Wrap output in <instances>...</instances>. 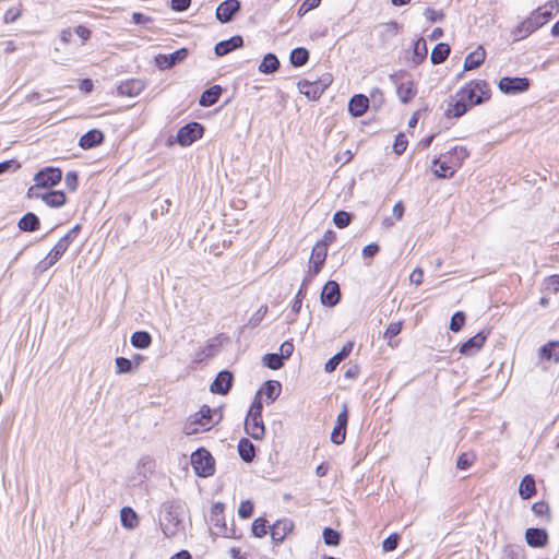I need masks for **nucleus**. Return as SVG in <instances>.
I'll return each mask as SVG.
<instances>
[{
    "label": "nucleus",
    "instance_id": "nucleus-56",
    "mask_svg": "<svg viewBox=\"0 0 559 559\" xmlns=\"http://www.w3.org/2000/svg\"><path fill=\"white\" fill-rule=\"evenodd\" d=\"M400 540H401V536L397 533L390 534L382 542V550L384 552H390V551L395 550L399 546Z\"/></svg>",
    "mask_w": 559,
    "mask_h": 559
},
{
    "label": "nucleus",
    "instance_id": "nucleus-16",
    "mask_svg": "<svg viewBox=\"0 0 559 559\" xmlns=\"http://www.w3.org/2000/svg\"><path fill=\"white\" fill-rule=\"evenodd\" d=\"M525 542L532 548H543L549 543V534L543 527H528L525 531Z\"/></svg>",
    "mask_w": 559,
    "mask_h": 559
},
{
    "label": "nucleus",
    "instance_id": "nucleus-43",
    "mask_svg": "<svg viewBox=\"0 0 559 559\" xmlns=\"http://www.w3.org/2000/svg\"><path fill=\"white\" fill-rule=\"evenodd\" d=\"M120 522L124 528L132 530L139 525V516L131 507H123L120 510Z\"/></svg>",
    "mask_w": 559,
    "mask_h": 559
},
{
    "label": "nucleus",
    "instance_id": "nucleus-50",
    "mask_svg": "<svg viewBox=\"0 0 559 559\" xmlns=\"http://www.w3.org/2000/svg\"><path fill=\"white\" fill-rule=\"evenodd\" d=\"M532 512L539 518H545L547 522L551 521L550 508L546 501H537L532 506Z\"/></svg>",
    "mask_w": 559,
    "mask_h": 559
},
{
    "label": "nucleus",
    "instance_id": "nucleus-63",
    "mask_svg": "<svg viewBox=\"0 0 559 559\" xmlns=\"http://www.w3.org/2000/svg\"><path fill=\"white\" fill-rule=\"evenodd\" d=\"M424 16L431 23H437L443 21L445 14L442 10L436 11L432 8L428 7L424 11Z\"/></svg>",
    "mask_w": 559,
    "mask_h": 559
},
{
    "label": "nucleus",
    "instance_id": "nucleus-62",
    "mask_svg": "<svg viewBox=\"0 0 559 559\" xmlns=\"http://www.w3.org/2000/svg\"><path fill=\"white\" fill-rule=\"evenodd\" d=\"M474 459H475L474 455L468 454V453L460 454L456 460V468H459L461 471L468 469L472 466Z\"/></svg>",
    "mask_w": 559,
    "mask_h": 559
},
{
    "label": "nucleus",
    "instance_id": "nucleus-18",
    "mask_svg": "<svg viewBox=\"0 0 559 559\" xmlns=\"http://www.w3.org/2000/svg\"><path fill=\"white\" fill-rule=\"evenodd\" d=\"M105 142V134L99 129H91L81 135L79 146L82 150H92Z\"/></svg>",
    "mask_w": 559,
    "mask_h": 559
},
{
    "label": "nucleus",
    "instance_id": "nucleus-47",
    "mask_svg": "<svg viewBox=\"0 0 559 559\" xmlns=\"http://www.w3.org/2000/svg\"><path fill=\"white\" fill-rule=\"evenodd\" d=\"M322 537L325 545L333 547L338 546L342 539L341 533L332 527H325Z\"/></svg>",
    "mask_w": 559,
    "mask_h": 559
},
{
    "label": "nucleus",
    "instance_id": "nucleus-13",
    "mask_svg": "<svg viewBox=\"0 0 559 559\" xmlns=\"http://www.w3.org/2000/svg\"><path fill=\"white\" fill-rule=\"evenodd\" d=\"M342 298L340 285L337 282L330 280L328 281L321 290L320 301L324 307L333 308L340 304Z\"/></svg>",
    "mask_w": 559,
    "mask_h": 559
},
{
    "label": "nucleus",
    "instance_id": "nucleus-58",
    "mask_svg": "<svg viewBox=\"0 0 559 559\" xmlns=\"http://www.w3.org/2000/svg\"><path fill=\"white\" fill-rule=\"evenodd\" d=\"M20 168H21V163L15 158L0 162V175L12 174V173H15Z\"/></svg>",
    "mask_w": 559,
    "mask_h": 559
},
{
    "label": "nucleus",
    "instance_id": "nucleus-14",
    "mask_svg": "<svg viewBox=\"0 0 559 559\" xmlns=\"http://www.w3.org/2000/svg\"><path fill=\"white\" fill-rule=\"evenodd\" d=\"M234 373L230 370H221L210 385V391L214 394L226 395L234 385Z\"/></svg>",
    "mask_w": 559,
    "mask_h": 559
},
{
    "label": "nucleus",
    "instance_id": "nucleus-21",
    "mask_svg": "<svg viewBox=\"0 0 559 559\" xmlns=\"http://www.w3.org/2000/svg\"><path fill=\"white\" fill-rule=\"evenodd\" d=\"M243 46V38L241 35H234L228 39H224L218 41L214 46V52L217 57H223L228 55L229 52L241 48Z\"/></svg>",
    "mask_w": 559,
    "mask_h": 559
},
{
    "label": "nucleus",
    "instance_id": "nucleus-52",
    "mask_svg": "<svg viewBox=\"0 0 559 559\" xmlns=\"http://www.w3.org/2000/svg\"><path fill=\"white\" fill-rule=\"evenodd\" d=\"M402 328H403V321H395V322H391L384 333H383V338L385 341H388V344L391 345V340L395 336H397L401 331H402Z\"/></svg>",
    "mask_w": 559,
    "mask_h": 559
},
{
    "label": "nucleus",
    "instance_id": "nucleus-3",
    "mask_svg": "<svg viewBox=\"0 0 559 559\" xmlns=\"http://www.w3.org/2000/svg\"><path fill=\"white\" fill-rule=\"evenodd\" d=\"M205 132V127L198 122L191 121L179 128L177 131L176 138H169L167 140L168 145H173L174 143L179 144L181 147H187L192 145L195 141L200 140Z\"/></svg>",
    "mask_w": 559,
    "mask_h": 559
},
{
    "label": "nucleus",
    "instance_id": "nucleus-10",
    "mask_svg": "<svg viewBox=\"0 0 559 559\" xmlns=\"http://www.w3.org/2000/svg\"><path fill=\"white\" fill-rule=\"evenodd\" d=\"M545 24V20L540 15V9H535L531 12L530 16L516 26L514 34L520 38H525Z\"/></svg>",
    "mask_w": 559,
    "mask_h": 559
},
{
    "label": "nucleus",
    "instance_id": "nucleus-19",
    "mask_svg": "<svg viewBox=\"0 0 559 559\" xmlns=\"http://www.w3.org/2000/svg\"><path fill=\"white\" fill-rule=\"evenodd\" d=\"M294 528V523L288 519L277 520L272 526L271 538L275 544H281L286 538L287 534Z\"/></svg>",
    "mask_w": 559,
    "mask_h": 559
},
{
    "label": "nucleus",
    "instance_id": "nucleus-7",
    "mask_svg": "<svg viewBox=\"0 0 559 559\" xmlns=\"http://www.w3.org/2000/svg\"><path fill=\"white\" fill-rule=\"evenodd\" d=\"M224 511L225 504L221 501L215 502L211 508L210 521L217 530V535L226 538H236L234 530L227 527Z\"/></svg>",
    "mask_w": 559,
    "mask_h": 559
},
{
    "label": "nucleus",
    "instance_id": "nucleus-11",
    "mask_svg": "<svg viewBox=\"0 0 559 559\" xmlns=\"http://www.w3.org/2000/svg\"><path fill=\"white\" fill-rule=\"evenodd\" d=\"M489 334H490V330L479 331L474 336L469 337L468 340H466L465 342H463L460 345V347H459L460 354L463 356H466V357L474 356L476 353H478L484 347Z\"/></svg>",
    "mask_w": 559,
    "mask_h": 559
},
{
    "label": "nucleus",
    "instance_id": "nucleus-45",
    "mask_svg": "<svg viewBox=\"0 0 559 559\" xmlns=\"http://www.w3.org/2000/svg\"><path fill=\"white\" fill-rule=\"evenodd\" d=\"M262 362L271 370H278L284 366L283 355L277 353H267L262 357Z\"/></svg>",
    "mask_w": 559,
    "mask_h": 559
},
{
    "label": "nucleus",
    "instance_id": "nucleus-38",
    "mask_svg": "<svg viewBox=\"0 0 559 559\" xmlns=\"http://www.w3.org/2000/svg\"><path fill=\"white\" fill-rule=\"evenodd\" d=\"M281 67L277 56L273 52H267L259 64V72L263 74H273Z\"/></svg>",
    "mask_w": 559,
    "mask_h": 559
},
{
    "label": "nucleus",
    "instance_id": "nucleus-55",
    "mask_svg": "<svg viewBox=\"0 0 559 559\" xmlns=\"http://www.w3.org/2000/svg\"><path fill=\"white\" fill-rule=\"evenodd\" d=\"M69 246L61 238L58 242L52 247V249L48 252V255L56 262H58L64 252L68 250Z\"/></svg>",
    "mask_w": 559,
    "mask_h": 559
},
{
    "label": "nucleus",
    "instance_id": "nucleus-42",
    "mask_svg": "<svg viewBox=\"0 0 559 559\" xmlns=\"http://www.w3.org/2000/svg\"><path fill=\"white\" fill-rule=\"evenodd\" d=\"M310 52L305 47H296L289 53V62L294 68H300L308 63Z\"/></svg>",
    "mask_w": 559,
    "mask_h": 559
},
{
    "label": "nucleus",
    "instance_id": "nucleus-35",
    "mask_svg": "<svg viewBox=\"0 0 559 559\" xmlns=\"http://www.w3.org/2000/svg\"><path fill=\"white\" fill-rule=\"evenodd\" d=\"M237 448L239 456L245 463H251L254 461L257 456V449L248 438H241Z\"/></svg>",
    "mask_w": 559,
    "mask_h": 559
},
{
    "label": "nucleus",
    "instance_id": "nucleus-32",
    "mask_svg": "<svg viewBox=\"0 0 559 559\" xmlns=\"http://www.w3.org/2000/svg\"><path fill=\"white\" fill-rule=\"evenodd\" d=\"M538 357L547 361L559 362V341H548L539 347Z\"/></svg>",
    "mask_w": 559,
    "mask_h": 559
},
{
    "label": "nucleus",
    "instance_id": "nucleus-27",
    "mask_svg": "<svg viewBox=\"0 0 559 559\" xmlns=\"http://www.w3.org/2000/svg\"><path fill=\"white\" fill-rule=\"evenodd\" d=\"M282 392V384L277 380H266L263 385L258 390L257 394L261 396L265 395L266 404L274 403Z\"/></svg>",
    "mask_w": 559,
    "mask_h": 559
},
{
    "label": "nucleus",
    "instance_id": "nucleus-5",
    "mask_svg": "<svg viewBox=\"0 0 559 559\" xmlns=\"http://www.w3.org/2000/svg\"><path fill=\"white\" fill-rule=\"evenodd\" d=\"M411 76L406 70L390 74V80L396 85V94L401 103L408 104L417 94V86L413 80L399 83L400 80Z\"/></svg>",
    "mask_w": 559,
    "mask_h": 559
},
{
    "label": "nucleus",
    "instance_id": "nucleus-59",
    "mask_svg": "<svg viewBox=\"0 0 559 559\" xmlns=\"http://www.w3.org/2000/svg\"><path fill=\"white\" fill-rule=\"evenodd\" d=\"M408 145V141L404 133L400 132L395 135V140L393 143V152L397 155H402Z\"/></svg>",
    "mask_w": 559,
    "mask_h": 559
},
{
    "label": "nucleus",
    "instance_id": "nucleus-17",
    "mask_svg": "<svg viewBox=\"0 0 559 559\" xmlns=\"http://www.w3.org/2000/svg\"><path fill=\"white\" fill-rule=\"evenodd\" d=\"M245 431L254 440H262L265 436V425L262 416H246Z\"/></svg>",
    "mask_w": 559,
    "mask_h": 559
},
{
    "label": "nucleus",
    "instance_id": "nucleus-64",
    "mask_svg": "<svg viewBox=\"0 0 559 559\" xmlns=\"http://www.w3.org/2000/svg\"><path fill=\"white\" fill-rule=\"evenodd\" d=\"M369 100L372 103L373 107L380 108L384 103V94L381 88L374 87L370 92Z\"/></svg>",
    "mask_w": 559,
    "mask_h": 559
},
{
    "label": "nucleus",
    "instance_id": "nucleus-30",
    "mask_svg": "<svg viewBox=\"0 0 559 559\" xmlns=\"http://www.w3.org/2000/svg\"><path fill=\"white\" fill-rule=\"evenodd\" d=\"M298 90L301 94H304L307 98L317 100L324 93V90L317 84V80H301L298 82Z\"/></svg>",
    "mask_w": 559,
    "mask_h": 559
},
{
    "label": "nucleus",
    "instance_id": "nucleus-61",
    "mask_svg": "<svg viewBox=\"0 0 559 559\" xmlns=\"http://www.w3.org/2000/svg\"><path fill=\"white\" fill-rule=\"evenodd\" d=\"M254 512V504L250 500H245L240 503L238 508V515L241 519H249L253 515Z\"/></svg>",
    "mask_w": 559,
    "mask_h": 559
},
{
    "label": "nucleus",
    "instance_id": "nucleus-37",
    "mask_svg": "<svg viewBox=\"0 0 559 559\" xmlns=\"http://www.w3.org/2000/svg\"><path fill=\"white\" fill-rule=\"evenodd\" d=\"M450 53L451 47L449 44L438 43L437 45H435L430 53V62L433 66L442 64L443 62H445Z\"/></svg>",
    "mask_w": 559,
    "mask_h": 559
},
{
    "label": "nucleus",
    "instance_id": "nucleus-2",
    "mask_svg": "<svg viewBox=\"0 0 559 559\" xmlns=\"http://www.w3.org/2000/svg\"><path fill=\"white\" fill-rule=\"evenodd\" d=\"M459 99L454 103H450L444 115L447 118H461L464 116L472 107L476 105H481L486 103L487 97H475L472 99V94L469 90L460 88L456 93Z\"/></svg>",
    "mask_w": 559,
    "mask_h": 559
},
{
    "label": "nucleus",
    "instance_id": "nucleus-9",
    "mask_svg": "<svg viewBox=\"0 0 559 559\" xmlns=\"http://www.w3.org/2000/svg\"><path fill=\"white\" fill-rule=\"evenodd\" d=\"M189 56V49L179 48L170 53H158L154 57V63L159 70H169L181 63Z\"/></svg>",
    "mask_w": 559,
    "mask_h": 559
},
{
    "label": "nucleus",
    "instance_id": "nucleus-28",
    "mask_svg": "<svg viewBox=\"0 0 559 559\" xmlns=\"http://www.w3.org/2000/svg\"><path fill=\"white\" fill-rule=\"evenodd\" d=\"M216 412L215 408H211L209 405H202L199 412L192 414L195 416L198 425L202 429V431H209L215 423L213 421V415ZM218 421H216L217 424Z\"/></svg>",
    "mask_w": 559,
    "mask_h": 559
},
{
    "label": "nucleus",
    "instance_id": "nucleus-39",
    "mask_svg": "<svg viewBox=\"0 0 559 559\" xmlns=\"http://www.w3.org/2000/svg\"><path fill=\"white\" fill-rule=\"evenodd\" d=\"M311 282H312V275H306L304 277L301 285H300V287L293 300V304H292V311L295 314L299 313L301 306H302V300L307 295L308 286L311 284Z\"/></svg>",
    "mask_w": 559,
    "mask_h": 559
},
{
    "label": "nucleus",
    "instance_id": "nucleus-4",
    "mask_svg": "<svg viewBox=\"0 0 559 559\" xmlns=\"http://www.w3.org/2000/svg\"><path fill=\"white\" fill-rule=\"evenodd\" d=\"M190 462L198 477L207 478L215 473V460L211 452L203 447L192 452Z\"/></svg>",
    "mask_w": 559,
    "mask_h": 559
},
{
    "label": "nucleus",
    "instance_id": "nucleus-6",
    "mask_svg": "<svg viewBox=\"0 0 559 559\" xmlns=\"http://www.w3.org/2000/svg\"><path fill=\"white\" fill-rule=\"evenodd\" d=\"M531 84L526 76H503L498 81V88L504 95H518L527 92Z\"/></svg>",
    "mask_w": 559,
    "mask_h": 559
},
{
    "label": "nucleus",
    "instance_id": "nucleus-22",
    "mask_svg": "<svg viewBox=\"0 0 559 559\" xmlns=\"http://www.w3.org/2000/svg\"><path fill=\"white\" fill-rule=\"evenodd\" d=\"M354 348V342L347 341L341 350H338L335 355H333L324 365V371L326 373H331L336 370L337 366L345 360L352 353Z\"/></svg>",
    "mask_w": 559,
    "mask_h": 559
},
{
    "label": "nucleus",
    "instance_id": "nucleus-46",
    "mask_svg": "<svg viewBox=\"0 0 559 559\" xmlns=\"http://www.w3.org/2000/svg\"><path fill=\"white\" fill-rule=\"evenodd\" d=\"M156 467L155 460L151 456H143L140 459L138 464V473L139 475L146 478L148 475L153 474Z\"/></svg>",
    "mask_w": 559,
    "mask_h": 559
},
{
    "label": "nucleus",
    "instance_id": "nucleus-29",
    "mask_svg": "<svg viewBox=\"0 0 559 559\" xmlns=\"http://www.w3.org/2000/svg\"><path fill=\"white\" fill-rule=\"evenodd\" d=\"M67 195L62 190L47 189L43 193V202L52 209H60L67 203Z\"/></svg>",
    "mask_w": 559,
    "mask_h": 559
},
{
    "label": "nucleus",
    "instance_id": "nucleus-23",
    "mask_svg": "<svg viewBox=\"0 0 559 559\" xmlns=\"http://www.w3.org/2000/svg\"><path fill=\"white\" fill-rule=\"evenodd\" d=\"M369 104V97L365 94H355L349 98L348 112L355 118L361 117L367 112Z\"/></svg>",
    "mask_w": 559,
    "mask_h": 559
},
{
    "label": "nucleus",
    "instance_id": "nucleus-12",
    "mask_svg": "<svg viewBox=\"0 0 559 559\" xmlns=\"http://www.w3.org/2000/svg\"><path fill=\"white\" fill-rule=\"evenodd\" d=\"M349 420L348 407L343 404L342 411L338 413L336 424L331 432V442L341 445L346 439L347 425Z\"/></svg>",
    "mask_w": 559,
    "mask_h": 559
},
{
    "label": "nucleus",
    "instance_id": "nucleus-53",
    "mask_svg": "<svg viewBox=\"0 0 559 559\" xmlns=\"http://www.w3.org/2000/svg\"><path fill=\"white\" fill-rule=\"evenodd\" d=\"M267 306L266 305H262L251 317L250 319L248 320L246 326L248 328H251V329H254L257 328L261 322L262 320L264 319L265 314L267 313Z\"/></svg>",
    "mask_w": 559,
    "mask_h": 559
},
{
    "label": "nucleus",
    "instance_id": "nucleus-51",
    "mask_svg": "<svg viewBox=\"0 0 559 559\" xmlns=\"http://www.w3.org/2000/svg\"><path fill=\"white\" fill-rule=\"evenodd\" d=\"M267 521L259 516L254 519L251 525V532L254 537L261 538L266 535Z\"/></svg>",
    "mask_w": 559,
    "mask_h": 559
},
{
    "label": "nucleus",
    "instance_id": "nucleus-57",
    "mask_svg": "<svg viewBox=\"0 0 559 559\" xmlns=\"http://www.w3.org/2000/svg\"><path fill=\"white\" fill-rule=\"evenodd\" d=\"M197 420L198 419H195V416L190 415L188 417L182 429L186 436L197 435L202 431Z\"/></svg>",
    "mask_w": 559,
    "mask_h": 559
},
{
    "label": "nucleus",
    "instance_id": "nucleus-15",
    "mask_svg": "<svg viewBox=\"0 0 559 559\" xmlns=\"http://www.w3.org/2000/svg\"><path fill=\"white\" fill-rule=\"evenodd\" d=\"M241 10L239 0H225L222 1L215 11L216 19L222 23H229L234 20L235 15Z\"/></svg>",
    "mask_w": 559,
    "mask_h": 559
},
{
    "label": "nucleus",
    "instance_id": "nucleus-54",
    "mask_svg": "<svg viewBox=\"0 0 559 559\" xmlns=\"http://www.w3.org/2000/svg\"><path fill=\"white\" fill-rule=\"evenodd\" d=\"M213 350H214V345H212V344H210L205 347L199 348L193 355L192 362L193 364L203 362L206 358L212 357L214 355Z\"/></svg>",
    "mask_w": 559,
    "mask_h": 559
},
{
    "label": "nucleus",
    "instance_id": "nucleus-20",
    "mask_svg": "<svg viewBox=\"0 0 559 559\" xmlns=\"http://www.w3.org/2000/svg\"><path fill=\"white\" fill-rule=\"evenodd\" d=\"M428 56V47L426 39L424 37H418L413 43L412 47V57L409 59L411 68H417L420 66Z\"/></svg>",
    "mask_w": 559,
    "mask_h": 559
},
{
    "label": "nucleus",
    "instance_id": "nucleus-40",
    "mask_svg": "<svg viewBox=\"0 0 559 559\" xmlns=\"http://www.w3.org/2000/svg\"><path fill=\"white\" fill-rule=\"evenodd\" d=\"M432 165L435 167L433 174L437 178L450 179L454 176L455 170L452 169V165L444 158H435L432 160Z\"/></svg>",
    "mask_w": 559,
    "mask_h": 559
},
{
    "label": "nucleus",
    "instance_id": "nucleus-24",
    "mask_svg": "<svg viewBox=\"0 0 559 559\" xmlns=\"http://www.w3.org/2000/svg\"><path fill=\"white\" fill-rule=\"evenodd\" d=\"M145 88V82L140 79H129L121 82L117 87V93L120 96L134 97L138 96Z\"/></svg>",
    "mask_w": 559,
    "mask_h": 559
},
{
    "label": "nucleus",
    "instance_id": "nucleus-8",
    "mask_svg": "<svg viewBox=\"0 0 559 559\" xmlns=\"http://www.w3.org/2000/svg\"><path fill=\"white\" fill-rule=\"evenodd\" d=\"M62 179V170L59 167L46 166L39 169L33 180L38 182L44 189H52L60 183Z\"/></svg>",
    "mask_w": 559,
    "mask_h": 559
},
{
    "label": "nucleus",
    "instance_id": "nucleus-34",
    "mask_svg": "<svg viewBox=\"0 0 559 559\" xmlns=\"http://www.w3.org/2000/svg\"><path fill=\"white\" fill-rule=\"evenodd\" d=\"M17 227L21 231L34 233L40 228V219L35 213L27 212L17 222Z\"/></svg>",
    "mask_w": 559,
    "mask_h": 559
},
{
    "label": "nucleus",
    "instance_id": "nucleus-48",
    "mask_svg": "<svg viewBox=\"0 0 559 559\" xmlns=\"http://www.w3.org/2000/svg\"><path fill=\"white\" fill-rule=\"evenodd\" d=\"M465 322H466L465 312L461 311V310L455 311L451 317L449 329L452 332L457 333L464 328Z\"/></svg>",
    "mask_w": 559,
    "mask_h": 559
},
{
    "label": "nucleus",
    "instance_id": "nucleus-31",
    "mask_svg": "<svg viewBox=\"0 0 559 559\" xmlns=\"http://www.w3.org/2000/svg\"><path fill=\"white\" fill-rule=\"evenodd\" d=\"M223 91L224 90L221 85L215 84V85L210 86L209 88H206L205 91L202 92V94L199 98L200 106L211 107V106L215 105L219 100V97L222 96Z\"/></svg>",
    "mask_w": 559,
    "mask_h": 559
},
{
    "label": "nucleus",
    "instance_id": "nucleus-26",
    "mask_svg": "<svg viewBox=\"0 0 559 559\" xmlns=\"http://www.w3.org/2000/svg\"><path fill=\"white\" fill-rule=\"evenodd\" d=\"M461 88L471 91L472 99L475 97H487L486 102L491 98V90L489 83L486 80H471Z\"/></svg>",
    "mask_w": 559,
    "mask_h": 559
},
{
    "label": "nucleus",
    "instance_id": "nucleus-41",
    "mask_svg": "<svg viewBox=\"0 0 559 559\" xmlns=\"http://www.w3.org/2000/svg\"><path fill=\"white\" fill-rule=\"evenodd\" d=\"M153 338L147 331H135L130 337L131 345L136 349H146L152 345Z\"/></svg>",
    "mask_w": 559,
    "mask_h": 559
},
{
    "label": "nucleus",
    "instance_id": "nucleus-44",
    "mask_svg": "<svg viewBox=\"0 0 559 559\" xmlns=\"http://www.w3.org/2000/svg\"><path fill=\"white\" fill-rule=\"evenodd\" d=\"M355 215L353 213L346 212L344 210H338L333 215L334 225L340 228H346L354 221Z\"/></svg>",
    "mask_w": 559,
    "mask_h": 559
},
{
    "label": "nucleus",
    "instance_id": "nucleus-33",
    "mask_svg": "<svg viewBox=\"0 0 559 559\" xmlns=\"http://www.w3.org/2000/svg\"><path fill=\"white\" fill-rule=\"evenodd\" d=\"M537 493L536 481L532 474H526L520 481L519 495L523 500H528Z\"/></svg>",
    "mask_w": 559,
    "mask_h": 559
},
{
    "label": "nucleus",
    "instance_id": "nucleus-36",
    "mask_svg": "<svg viewBox=\"0 0 559 559\" xmlns=\"http://www.w3.org/2000/svg\"><path fill=\"white\" fill-rule=\"evenodd\" d=\"M486 59L485 49L479 46L476 50L469 52L464 60V71L479 68Z\"/></svg>",
    "mask_w": 559,
    "mask_h": 559
},
{
    "label": "nucleus",
    "instance_id": "nucleus-1",
    "mask_svg": "<svg viewBox=\"0 0 559 559\" xmlns=\"http://www.w3.org/2000/svg\"><path fill=\"white\" fill-rule=\"evenodd\" d=\"M162 513L160 527L165 537H175L179 532L183 531V506L180 501L171 500L164 502L162 504Z\"/></svg>",
    "mask_w": 559,
    "mask_h": 559
},
{
    "label": "nucleus",
    "instance_id": "nucleus-60",
    "mask_svg": "<svg viewBox=\"0 0 559 559\" xmlns=\"http://www.w3.org/2000/svg\"><path fill=\"white\" fill-rule=\"evenodd\" d=\"M66 187L69 191L75 192L79 187V174L75 170H70L66 174L64 178Z\"/></svg>",
    "mask_w": 559,
    "mask_h": 559
},
{
    "label": "nucleus",
    "instance_id": "nucleus-25",
    "mask_svg": "<svg viewBox=\"0 0 559 559\" xmlns=\"http://www.w3.org/2000/svg\"><path fill=\"white\" fill-rule=\"evenodd\" d=\"M469 156V152L465 146L456 145L448 151L443 157L452 165L455 171L462 167L463 162Z\"/></svg>",
    "mask_w": 559,
    "mask_h": 559
},
{
    "label": "nucleus",
    "instance_id": "nucleus-49",
    "mask_svg": "<svg viewBox=\"0 0 559 559\" xmlns=\"http://www.w3.org/2000/svg\"><path fill=\"white\" fill-rule=\"evenodd\" d=\"M116 364V373H131L134 370L133 361L129 358L118 356L115 359Z\"/></svg>",
    "mask_w": 559,
    "mask_h": 559
}]
</instances>
